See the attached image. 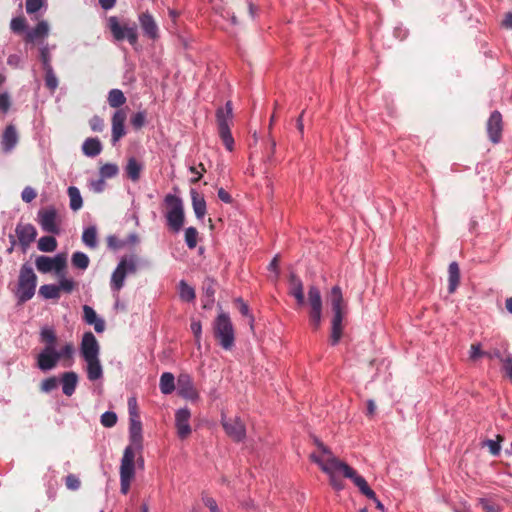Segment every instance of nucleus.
I'll list each match as a JSON object with an SVG mask.
<instances>
[{
    "label": "nucleus",
    "mask_w": 512,
    "mask_h": 512,
    "mask_svg": "<svg viewBox=\"0 0 512 512\" xmlns=\"http://www.w3.org/2000/svg\"><path fill=\"white\" fill-rule=\"evenodd\" d=\"M329 300L331 303V308L333 312V316L331 319V333H330V344L332 346H336L342 337L343 333V295L342 290L339 286H334L331 289Z\"/></svg>",
    "instance_id": "obj_1"
},
{
    "label": "nucleus",
    "mask_w": 512,
    "mask_h": 512,
    "mask_svg": "<svg viewBox=\"0 0 512 512\" xmlns=\"http://www.w3.org/2000/svg\"><path fill=\"white\" fill-rule=\"evenodd\" d=\"M164 204L167 207L165 218L168 228L174 233H179L185 222L182 199L177 195L169 193L164 197Z\"/></svg>",
    "instance_id": "obj_2"
},
{
    "label": "nucleus",
    "mask_w": 512,
    "mask_h": 512,
    "mask_svg": "<svg viewBox=\"0 0 512 512\" xmlns=\"http://www.w3.org/2000/svg\"><path fill=\"white\" fill-rule=\"evenodd\" d=\"M37 287V276L28 263H24L19 271L16 297L19 303H25L33 298Z\"/></svg>",
    "instance_id": "obj_3"
},
{
    "label": "nucleus",
    "mask_w": 512,
    "mask_h": 512,
    "mask_svg": "<svg viewBox=\"0 0 512 512\" xmlns=\"http://www.w3.org/2000/svg\"><path fill=\"white\" fill-rule=\"evenodd\" d=\"M213 332L219 345L224 350H231L235 345V332L230 316L220 313L213 322Z\"/></svg>",
    "instance_id": "obj_4"
},
{
    "label": "nucleus",
    "mask_w": 512,
    "mask_h": 512,
    "mask_svg": "<svg viewBox=\"0 0 512 512\" xmlns=\"http://www.w3.org/2000/svg\"><path fill=\"white\" fill-rule=\"evenodd\" d=\"M233 119L232 102L227 101L224 107H220L216 111V121L218 125L219 137L228 151L234 149V138L230 130V124Z\"/></svg>",
    "instance_id": "obj_5"
},
{
    "label": "nucleus",
    "mask_w": 512,
    "mask_h": 512,
    "mask_svg": "<svg viewBox=\"0 0 512 512\" xmlns=\"http://www.w3.org/2000/svg\"><path fill=\"white\" fill-rule=\"evenodd\" d=\"M137 271L135 256L122 258L112 272L110 279V288L114 298L118 299V293L125 285L127 275L134 274Z\"/></svg>",
    "instance_id": "obj_6"
},
{
    "label": "nucleus",
    "mask_w": 512,
    "mask_h": 512,
    "mask_svg": "<svg viewBox=\"0 0 512 512\" xmlns=\"http://www.w3.org/2000/svg\"><path fill=\"white\" fill-rule=\"evenodd\" d=\"M108 28L116 41L127 40L132 46L137 44L138 28L135 23L120 22L116 16H111L108 18Z\"/></svg>",
    "instance_id": "obj_7"
},
{
    "label": "nucleus",
    "mask_w": 512,
    "mask_h": 512,
    "mask_svg": "<svg viewBox=\"0 0 512 512\" xmlns=\"http://www.w3.org/2000/svg\"><path fill=\"white\" fill-rule=\"evenodd\" d=\"M135 477V460L131 448H125L120 465V491L127 494Z\"/></svg>",
    "instance_id": "obj_8"
},
{
    "label": "nucleus",
    "mask_w": 512,
    "mask_h": 512,
    "mask_svg": "<svg viewBox=\"0 0 512 512\" xmlns=\"http://www.w3.org/2000/svg\"><path fill=\"white\" fill-rule=\"evenodd\" d=\"M308 303L310 305V325L316 331L322 323V297L320 290L316 286L309 287Z\"/></svg>",
    "instance_id": "obj_9"
},
{
    "label": "nucleus",
    "mask_w": 512,
    "mask_h": 512,
    "mask_svg": "<svg viewBox=\"0 0 512 512\" xmlns=\"http://www.w3.org/2000/svg\"><path fill=\"white\" fill-rule=\"evenodd\" d=\"M319 451L321 455H318L316 453L310 454L311 461L316 463L324 473L339 472L340 468L336 464L334 465L333 462H344L335 457L330 448L327 447L325 444L320 445Z\"/></svg>",
    "instance_id": "obj_10"
},
{
    "label": "nucleus",
    "mask_w": 512,
    "mask_h": 512,
    "mask_svg": "<svg viewBox=\"0 0 512 512\" xmlns=\"http://www.w3.org/2000/svg\"><path fill=\"white\" fill-rule=\"evenodd\" d=\"M37 220L43 231L51 234L60 233L57 223V210L54 206L40 209L37 213Z\"/></svg>",
    "instance_id": "obj_11"
},
{
    "label": "nucleus",
    "mask_w": 512,
    "mask_h": 512,
    "mask_svg": "<svg viewBox=\"0 0 512 512\" xmlns=\"http://www.w3.org/2000/svg\"><path fill=\"white\" fill-rule=\"evenodd\" d=\"M221 424L225 433L235 442H241L246 437V428L239 417L227 418L224 414L221 417Z\"/></svg>",
    "instance_id": "obj_12"
},
{
    "label": "nucleus",
    "mask_w": 512,
    "mask_h": 512,
    "mask_svg": "<svg viewBox=\"0 0 512 512\" xmlns=\"http://www.w3.org/2000/svg\"><path fill=\"white\" fill-rule=\"evenodd\" d=\"M177 393L180 397L190 401H197L199 393L194 386L193 379L190 374L182 372L177 377Z\"/></svg>",
    "instance_id": "obj_13"
},
{
    "label": "nucleus",
    "mask_w": 512,
    "mask_h": 512,
    "mask_svg": "<svg viewBox=\"0 0 512 512\" xmlns=\"http://www.w3.org/2000/svg\"><path fill=\"white\" fill-rule=\"evenodd\" d=\"M129 441L130 444L126 448H131L135 457L136 452L143 449L142 423L139 415L129 418Z\"/></svg>",
    "instance_id": "obj_14"
},
{
    "label": "nucleus",
    "mask_w": 512,
    "mask_h": 512,
    "mask_svg": "<svg viewBox=\"0 0 512 512\" xmlns=\"http://www.w3.org/2000/svg\"><path fill=\"white\" fill-rule=\"evenodd\" d=\"M59 361L56 347H44L36 357V366L42 372H48L53 370Z\"/></svg>",
    "instance_id": "obj_15"
},
{
    "label": "nucleus",
    "mask_w": 512,
    "mask_h": 512,
    "mask_svg": "<svg viewBox=\"0 0 512 512\" xmlns=\"http://www.w3.org/2000/svg\"><path fill=\"white\" fill-rule=\"evenodd\" d=\"M80 354L84 360L99 358L100 345L91 331L85 332L82 336Z\"/></svg>",
    "instance_id": "obj_16"
},
{
    "label": "nucleus",
    "mask_w": 512,
    "mask_h": 512,
    "mask_svg": "<svg viewBox=\"0 0 512 512\" xmlns=\"http://www.w3.org/2000/svg\"><path fill=\"white\" fill-rule=\"evenodd\" d=\"M487 134L490 139V141L494 144H497L501 140L502 135V115L499 111L495 110L490 114V117L488 118L487 125Z\"/></svg>",
    "instance_id": "obj_17"
},
{
    "label": "nucleus",
    "mask_w": 512,
    "mask_h": 512,
    "mask_svg": "<svg viewBox=\"0 0 512 512\" xmlns=\"http://www.w3.org/2000/svg\"><path fill=\"white\" fill-rule=\"evenodd\" d=\"M191 412L187 407L180 408L175 413V426L180 439H186L191 433Z\"/></svg>",
    "instance_id": "obj_18"
},
{
    "label": "nucleus",
    "mask_w": 512,
    "mask_h": 512,
    "mask_svg": "<svg viewBox=\"0 0 512 512\" xmlns=\"http://www.w3.org/2000/svg\"><path fill=\"white\" fill-rule=\"evenodd\" d=\"M138 20L144 36L153 41L159 38L158 25L154 17L149 12L141 13L138 16Z\"/></svg>",
    "instance_id": "obj_19"
},
{
    "label": "nucleus",
    "mask_w": 512,
    "mask_h": 512,
    "mask_svg": "<svg viewBox=\"0 0 512 512\" xmlns=\"http://www.w3.org/2000/svg\"><path fill=\"white\" fill-rule=\"evenodd\" d=\"M16 236L19 240L20 245L25 251L29 245L36 239L37 230L32 224L19 223L15 229Z\"/></svg>",
    "instance_id": "obj_20"
},
{
    "label": "nucleus",
    "mask_w": 512,
    "mask_h": 512,
    "mask_svg": "<svg viewBox=\"0 0 512 512\" xmlns=\"http://www.w3.org/2000/svg\"><path fill=\"white\" fill-rule=\"evenodd\" d=\"M125 121L126 112L123 109H118L112 116V144L115 145L122 137L125 136Z\"/></svg>",
    "instance_id": "obj_21"
},
{
    "label": "nucleus",
    "mask_w": 512,
    "mask_h": 512,
    "mask_svg": "<svg viewBox=\"0 0 512 512\" xmlns=\"http://www.w3.org/2000/svg\"><path fill=\"white\" fill-rule=\"evenodd\" d=\"M340 468V473L343 474L344 477L349 478L353 481V483L358 487L360 492L362 493L369 485L364 477L358 475L356 471L350 467L346 463H338L336 461L333 462Z\"/></svg>",
    "instance_id": "obj_22"
},
{
    "label": "nucleus",
    "mask_w": 512,
    "mask_h": 512,
    "mask_svg": "<svg viewBox=\"0 0 512 512\" xmlns=\"http://www.w3.org/2000/svg\"><path fill=\"white\" fill-rule=\"evenodd\" d=\"M18 143V133L14 125H8L1 138V149L3 153H10Z\"/></svg>",
    "instance_id": "obj_23"
},
{
    "label": "nucleus",
    "mask_w": 512,
    "mask_h": 512,
    "mask_svg": "<svg viewBox=\"0 0 512 512\" xmlns=\"http://www.w3.org/2000/svg\"><path fill=\"white\" fill-rule=\"evenodd\" d=\"M203 290V308L210 309L215 301V293H216V281L211 277H206L203 281L202 285Z\"/></svg>",
    "instance_id": "obj_24"
},
{
    "label": "nucleus",
    "mask_w": 512,
    "mask_h": 512,
    "mask_svg": "<svg viewBox=\"0 0 512 512\" xmlns=\"http://www.w3.org/2000/svg\"><path fill=\"white\" fill-rule=\"evenodd\" d=\"M83 319L88 325H93L97 333H102L105 330L104 320L99 318L95 310L89 305L83 306Z\"/></svg>",
    "instance_id": "obj_25"
},
{
    "label": "nucleus",
    "mask_w": 512,
    "mask_h": 512,
    "mask_svg": "<svg viewBox=\"0 0 512 512\" xmlns=\"http://www.w3.org/2000/svg\"><path fill=\"white\" fill-rule=\"evenodd\" d=\"M62 385V392L64 395L70 397L74 394L77 384L78 375L74 371L64 372L60 378Z\"/></svg>",
    "instance_id": "obj_26"
},
{
    "label": "nucleus",
    "mask_w": 512,
    "mask_h": 512,
    "mask_svg": "<svg viewBox=\"0 0 512 512\" xmlns=\"http://www.w3.org/2000/svg\"><path fill=\"white\" fill-rule=\"evenodd\" d=\"M190 195L195 216L198 220H202L207 212L206 201L195 189H191Z\"/></svg>",
    "instance_id": "obj_27"
},
{
    "label": "nucleus",
    "mask_w": 512,
    "mask_h": 512,
    "mask_svg": "<svg viewBox=\"0 0 512 512\" xmlns=\"http://www.w3.org/2000/svg\"><path fill=\"white\" fill-rule=\"evenodd\" d=\"M290 294L296 299L298 305L305 303L303 283L301 279L294 273L290 274Z\"/></svg>",
    "instance_id": "obj_28"
},
{
    "label": "nucleus",
    "mask_w": 512,
    "mask_h": 512,
    "mask_svg": "<svg viewBox=\"0 0 512 512\" xmlns=\"http://www.w3.org/2000/svg\"><path fill=\"white\" fill-rule=\"evenodd\" d=\"M49 34V25L47 21L42 20L38 22V24L30 30L26 31L25 40L26 42L33 43L39 38H45Z\"/></svg>",
    "instance_id": "obj_29"
},
{
    "label": "nucleus",
    "mask_w": 512,
    "mask_h": 512,
    "mask_svg": "<svg viewBox=\"0 0 512 512\" xmlns=\"http://www.w3.org/2000/svg\"><path fill=\"white\" fill-rule=\"evenodd\" d=\"M143 169V163L138 161L135 157H130L124 168L127 177L133 182H137L140 179Z\"/></svg>",
    "instance_id": "obj_30"
},
{
    "label": "nucleus",
    "mask_w": 512,
    "mask_h": 512,
    "mask_svg": "<svg viewBox=\"0 0 512 512\" xmlns=\"http://www.w3.org/2000/svg\"><path fill=\"white\" fill-rule=\"evenodd\" d=\"M87 363V378L90 381H97L103 377V368L99 358L85 360Z\"/></svg>",
    "instance_id": "obj_31"
},
{
    "label": "nucleus",
    "mask_w": 512,
    "mask_h": 512,
    "mask_svg": "<svg viewBox=\"0 0 512 512\" xmlns=\"http://www.w3.org/2000/svg\"><path fill=\"white\" fill-rule=\"evenodd\" d=\"M102 149L101 141L98 138H87L82 145L83 154L91 158L98 156Z\"/></svg>",
    "instance_id": "obj_32"
},
{
    "label": "nucleus",
    "mask_w": 512,
    "mask_h": 512,
    "mask_svg": "<svg viewBox=\"0 0 512 512\" xmlns=\"http://www.w3.org/2000/svg\"><path fill=\"white\" fill-rule=\"evenodd\" d=\"M159 388L162 394L169 395L177 388V382L171 372H164L160 376Z\"/></svg>",
    "instance_id": "obj_33"
},
{
    "label": "nucleus",
    "mask_w": 512,
    "mask_h": 512,
    "mask_svg": "<svg viewBox=\"0 0 512 512\" xmlns=\"http://www.w3.org/2000/svg\"><path fill=\"white\" fill-rule=\"evenodd\" d=\"M448 292L454 293L460 282V269L457 262L453 261L448 267Z\"/></svg>",
    "instance_id": "obj_34"
},
{
    "label": "nucleus",
    "mask_w": 512,
    "mask_h": 512,
    "mask_svg": "<svg viewBox=\"0 0 512 512\" xmlns=\"http://www.w3.org/2000/svg\"><path fill=\"white\" fill-rule=\"evenodd\" d=\"M83 243L91 249L98 246L97 228L94 225L86 227L82 234Z\"/></svg>",
    "instance_id": "obj_35"
},
{
    "label": "nucleus",
    "mask_w": 512,
    "mask_h": 512,
    "mask_svg": "<svg viewBox=\"0 0 512 512\" xmlns=\"http://www.w3.org/2000/svg\"><path fill=\"white\" fill-rule=\"evenodd\" d=\"M179 297L182 301L193 302L196 298L195 289L185 280H181L178 284Z\"/></svg>",
    "instance_id": "obj_36"
},
{
    "label": "nucleus",
    "mask_w": 512,
    "mask_h": 512,
    "mask_svg": "<svg viewBox=\"0 0 512 512\" xmlns=\"http://www.w3.org/2000/svg\"><path fill=\"white\" fill-rule=\"evenodd\" d=\"M40 340L45 343L44 347H56V332L51 326H44L40 330Z\"/></svg>",
    "instance_id": "obj_37"
},
{
    "label": "nucleus",
    "mask_w": 512,
    "mask_h": 512,
    "mask_svg": "<svg viewBox=\"0 0 512 512\" xmlns=\"http://www.w3.org/2000/svg\"><path fill=\"white\" fill-rule=\"evenodd\" d=\"M69 199H70V209L73 211H78L83 206V199L80 193V190L75 186H70L67 190Z\"/></svg>",
    "instance_id": "obj_38"
},
{
    "label": "nucleus",
    "mask_w": 512,
    "mask_h": 512,
    "mask_svg": "<svg viewBox=\"0 0 512 512\" xmlns=\"http://www.w3.org/2000/svg\"><path fill=\"white\" fill-rule=\"evenodd\" d=\"M126 103V97L122 90L114 88L108 93V104L110 107L119 108Z\"/></svg>",
    "instance_id": "obj_39"
},
{
    "label": "nucleus",
    "mask_w": 512,
    "mask_h": 512,
    "mask_svg": "<svg viewBox=\"0 0 512 512\" xmlns=\"http://www.w3.org/2000/svg\"><path fill=\"white\" fill-rule=\"evenodd\" d=\"M39 295L44 299H58L60 297V287L56 284H44L39 288Z\"/></svg>",
    "instance_id": "obj_40"
},
{
    "label": "nucleus",
    "mask_w": 512,
    "mask_h": 512,
    "mask_svg": "<svg viewBox=\"0 0 512 512\" xmlns=\"http://www.w3.org/2000/svg\"><path fill=\"white\" fill-rule=\"evenodd\" d=\"M71 262L75 268L86 270L89 266L90 260L87 254L81 251H77L73 253Z\"/></svg>",
    "instance_id": "obj_41"
},
{
    "label": "nucleus",
    "mask_w": 512,
    "mask_h": 512,
    "mask_svg": "<svg viewBox=\"0 0 512 512\" xmlns=\"http://www.w3.org/2000/svg\"><path fill=\"white\" fill-rule=\"evenodd\" d=\"M57 248V241L53 236H42L38 241V249L42 252H53Z\"/></svg>",
    "instance_id": "obj_42"
},
{
    "label": "nucleus",
    "mask_w": 512,
    "mask_h": 512,
    "mask_svg": "<svg viewBox=\"0 0 512 512\" xmlns=\"http://www.w3.org/2000/svg\"><path fill=\"white\" fill-rule=\"evenodd\" d=\"M67 266V259L63 254H57L52 257V270L56 272L58 276L65 274V268Z\"/></svg>",
    "instance_id": "obj_43"
},
{
    "label": "nucleus",
    "mask_w": 512,
    "mask_h": 512,
    "mask_svg": "<svg viewBox=\"0 0 512 512\" xmlns=\"http://www.w3.org/2000/svg\"><path fill=\"white\" fill-rule=\"evenodd\" d=\"M503 441V437L500 435H497L496 440L492 439H486L482 442L483 447H487L489 449V452L493 456H498L501 452V442Z\"/></svg>",
    "instance_id": "obj_44"
},
{
    "label": "nucleus",
    "mask_w": 512,
    "mask_h": 512,
    "mask_svg": "<svg viewBox=\"0 0 512 512\" xmlns=\"http://www.w3.org/2000/svg\"><path fill=\"white\" fill-rule=\"evenodd\" d=\"M36 268L41 273H49L52 271V257L40 255L35 260Z\"/></svg>",
    "instance_id": "obj_45"
},
{
    "label": "nucleus",
    "mask_w": 512,
    "mask_h": 512,
    "mask_svg": "<svg viewBox=\"0 0 512 512\" xmlns=\"http://www.w3.org/2000/svg\"><path fill=\"white\" fill-rule=\"evenodd\" d=\"M236 303L238 304L239 306V311L240 313L247 317L248 318V324L250 326V330L251 331H254V322H255V318L254 316L250 313V309H249V306L247 305V303H245L243 301L242 298H237L236 299Z\"/></svg>",
    "instance_id": "obj_46"
},
{
    "label": "nucleus",
    "mask_w": 512,
    "mask_h": 512,
    "mask_svg": "<svg viewBox=\"0 0 512 512\" xmlns=\"http://www.w3.org/2000/svg\"><path fill=\"white\" fill-rule=\"evenodd\" d=\"M99 173L100 177H102L103 179H109L118 175L119 168L114 163H106L103 166H101Z\"/></svg>",
    "instance_id": "obj_47"
},
{
    "label": "nucleus",
    "mask_w": 512,
    "mask_h": 512,
    "mask_svg": "<svg viewBox=\"0 0 512 512\" xmlns=\"http://www.w3.org/2000/svg\"><path fill=\"white\" fill-rule=\"evenodd\" d=\"M45 71V85L51 91L54 92L59 84L58 78L54 72V69H46Z\"/></svg>",
    "instance_id": "obj_48"
},
{
    "label": "nucleus",
    "mask_w": 512,
    "mask_h": 512,
    "mask_svg": "<svg viewBox=\"0 0 512 512\" xmlns=\"http://www.w3.org/2000/svg\"><path fill=\"white\" fill-rule=\"evenodd\" d=\"M198 231L195 227L185 229V243L189 249H194L197 245Z\"/></svg>",
    "instance_id": "obj_49"
},
{
    "label": "nucleus",
    "mask_w": 512,
    "mask_h": 512,
    "mask_svg": "<svg viewBox=\"0 0 512 512\" xmlns=\"http://www.w3.org/2000/svg\"><path fill=\"white\" fill-rule=\"evenodd\" d=\"M10 29L16 34L27 31V23L24 17H14L10 22Z\"/></svg>",
    "instance_id": "obj_50"
},
{
    "label": "nucleus",
    "mask_w": 512,
    "mask_h": 512,
    "mask_svg": "<svg viewBox=\"0 0 512 512\" xmlns=\"http://www.w3.org/2000/svg\"><path fill=\"white\" fill-rule=\"evenodd\" d=\"M40 61L44 70L53 68L51 65V54L48 44H43L40 48Z\"/></svg>",
    "instance_id": "obj_51"
},
{
    "label": "nucleus",
    "mask_w": 512,
    "mask_h": 512,
    "mask_svg": "<svg viewBox=\"0 0 512 512\" xmlns=\"http://www.w3.org/2000/svg\"><path fill=\"white\" fill-rule=\"evenodd\" d=\"M147 114L145 111H138L132 115L130 122L134 129H141L146 123Z\"/></svg>",
    "instance_id": "obj_52"
},
{
    "label": "nucleus",
    "mask_w": 512,
    "mask_h": 512,
    "mask_svg": "<svg viewBox=\"0 0 512 512\" xmlns=\"http://www.w3.org/2000/svg\"><path fill=\"white\" fill-rule=\"evenodd\" d=\"M100 421L104 427H113L117 423V415L115 412L106 411L101 415Z\"/></svg>",
    "instance_id": "obj_53"
},
{
    "label": "nucleus",
    "mask_w": 512,
    "mask_h": 512,
    "mask_svg": "<svg viewBox=\"0 0 512 512\" xmlns=\"http://www.w3.org/2000/svg\"><path fill=\"white\" fill-rule=\"evenodd\" d=\"M58 386V380L55 376L48 377L41 382V391L44 393H50L55 390Z\"/></svg>",
    "instance_id": "obj_54"
},
{
    "label": "nucleus",
    "mask_w": 512,
    "mask_h": 512,
    "mask_svg": "<svg viewBox=\"0 0 512 512\" xmlns=\"http://www.w3.org/2000/svg\"><path fill=\"white\" fill-rule=\"evenodd\" d=\"M501 363L504 375L512 381V354L507 352Z\"/></svg>",
    "instance_id": "obj_55"
},
{
    "label": "nucleus",
    "mask_w": 512,
    "mask_h": 512,
    "mask_svg": "<svg viewBox=\"0 0 512 512\" xmlns=\"http://www.w3.org/2000/svg\"><path fill=\"white\" fill-rule=\"evenodd\" d=\"M479 504L485 512H501L502 511L500 505H498L486 498H480Z\"/></svg>",
    "instance_id": "obj_56"
},
{
    "label": "nucleus",
    "mask_w": 512,
    "mask_h": 512,
    "mask_svg": "<svg viewBox=\"0 0 512 512\" xmlns=\"http://www.w3.org/2000/svg\"><path fill=\"white\" fill-rule=\"evenodd\" d=\"M46 0H26V12L34 14L45 6Z\"/></svg>",
    "instance_id": "obj_57"
},
{
    "label": "nucleus",
    "mask_w": 512,
    "mask_h": 512,
    "mask_svg": "<svg viewBox=\"0 0 512 512\" xmlns=\"http://www.w3.org/2000/svg\"><path fill=\"white\" fill-rule=\"evenodd\" d=\"M59 277H60L59 285H57V286L60 287V291L63 290L66 293H71L75 288L74 280L66 278L65 274L61 275Z\"/></svg>",
    "instance_id": "obj_58"
},
{
    "label": "nucleus",
    "mask_w": 512,
    "mask_h": 512,
    "mask_svg": "<svg viewBox=\"0 0 512 512\" xmlns=\"http://www.w3.org/2000/svg\"><path fill=\"white\" fill-rule=\"evenodd\" d=\"M75 352L74 345L72 343H66L57 354L59 355V360L63 358L71 359Z\"/></svg>",
    "instance_id": "obj_59"
},
{
    "label": "nucleus",
    "mask_w": 512,
    "mask_h": 512,
    "mask_svg": "<svg viewBox=\"0 0 512 512\" xmlns=\"http://www.w3.org/2000/svg\"><path fill=\"white\" fill-rule=\"evenodd\" d=\"M90 127L94 132H102L104 129V121L98 116L94 115L89 121Z\"/></svg>",
    "instance_id": "obj_60"
},
{
    "label": "nucleus",
    "mask_w": 512,
    "mask_h": 512,
    "mask_svg": "<svg viewBox=\"0 0 512 512\" xmlns=\"http://www.w3.org/2000/svg\"><path fill=\"white\" fill-rule=\"evenodd\" d=\"M37 196V193L34 188L31 186H27L22 190L21 198L24 202L30 203L32 202Z\"/></svg>",
    "instance_id": "obj_61"
},
{
    "label": "nucleus",
    "mask_w": 512,
    "mask_h": 512,
    "mask_svg": "<svg viewBox=\"0 0 512 512\" xmlns=\"http://www.w3.org/2000/svg\"><path fill=\"white\" fill-rule=\"evenodd\" d=\"M65 484L68 489L75 491L80 487V480L75 475L69 474L66 477Z\"/></svg>",
    "instance_id": "obj_62"
},
{
    "label": "nucleus",
    "mask_w": 512,
    "mask_h": 512,
    "mask_svg": "<svg viewBox=\"0 0 512 512\" xmlns=\"http://www.w3.org/2000/svg\"><path fill=\"white\" fill-rule=\"evenodd\" d=\"M202 501L204 505L210 510V512H220L217 502L214 498L209 496H203Z\"/></svg>",
    "instance_id": "obj_63"
},
{
    "label": "nucleus",
    "mask_w": 512,
    "mask_h": 512,
    "mask_svg": "<svg viewBox=\"0 0 512 512\" xmlns=\"http://www.w3.org/2000/svg\"><path fill=\"white\" fill-rule=\"evenodd\" d=\"M486 356V352L481 350V345L473 344L470 348L469 357L471 360H476L479 357Z\"/></svg>",
    "instance_id": "obj_64"
}]
</instances>
